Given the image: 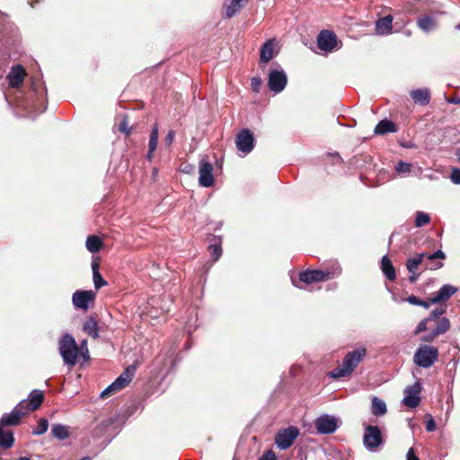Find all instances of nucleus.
I'll list each match as a JSON object with an SVG mask.
<instances>
[{
  "label": "nucleus",
  "mask_w": 460,
  "mask_h": 460,
  "mask_svg": "<svg viewBox=\"0 0 460 460\" xmlns=\"http://www.w3.org/2000/svg\"><path fill=\"white\" fill-rule=\"evenodd\" d=\"M366 354L367 349L365 348H358L348 352L342 363L330 373L331 377L341 378L350 375L358 367V363L365 358Z\"/></svg>",
  "instance_id": "nucleus-1"
},
{
  "label": "nucleus",
  "mask_w": 460,
  "mask_h": 460,
  "mask_svg": "<svg viewBox=\"0 0 460 460\" xmlns=\"http://www.w3.org/2000/svg\"><path fill=\"white\" fill-rule=\"evenodd\" d=\"M58 352L65 365L73 367L77 363L79 347L70 333H64L58 340Z\"/></svg>",
  "instance_id": "nucleus-2"
},
{
  "label": "nucleus",
  "mask_w": 460,
  "mask_h": 460,
  "mask_svg": "<svg viewBox=\"0 0 460 460\" xmlns=\"http://www.w3.org/2000/svg\"><path fill=\"white\" fill-rule=\"evenodd\" d=\"M438 348L429 345H420L414 352L413 362L420 367L429 368L438 361Z\"/></svg>",
  "instance_id": "nucleus-3"
},
{
  "label": "nucleus",
  "mask_w": 460,
  "mask_h": 460,
  "mask_svg": "<svg viewBox=\"0 0 460 460\" xmlns=\"http://www.w3.org/2000/svg\"><path fill=\"white\" fill-rule=\"evenodd\" d=\"M341 273V268L340 265H337L332 271L329 270H307L299 274V281L305 284H312L314 282L327 280L332 277L339 276Z\"/></svg>",
  "instance_id": "nucleus-4"
},
{
  "label": "nucleus",
  "mask_w": 460,
  "mask_h": 460,
  "mask_svg": "<svg viewBox=\"0 0 460 460\" xmlns=\"http://www.w3.org/2000/svg\"><path fill=\"white\" fill-rule=\"evenodd\" d=\"M27 109H31L37 113H42L47 109L45 90H40L35 82L31 84V101L26 104Z\"/></svg>",
  "instance_id": "nucleus-5"
},
{
  "label": "nucleus",
  "mask_w": 460,
  "mask_h": 460,
  "mask_svg": "<svg viewBox=\"0 0 460 460\" xmlns=\"http://www.w3.org/2000/svg\"><path fill=\"white\" fill-rule=\"evenodd\" d=\"M314 424L319 434L329 435L337 430L340 420L330 414H323L314 420Z\"/></svg>",
  "instance_id": "nucleus-6"
},
{
  "label": "nucleus",
  "mask_w": 460,
  "mask_h": 460,
  "mask_svg": "<svg viewBox=\"0 0 460 460\" xmlns=\"http://www.w3.org/2000/svg\"><path fill=\"white\" fill-rule=\"evenodd\" d=\"M299 435V429L295 426H289L279 430L275 436L276 446L282 450L290 447Z\"/></svg>",
  "instance_id": "nucleus-7"
},
{
  "label": "nucleus",
  "mask_w": 460,
  "mask_h": 460,
  "mask_svg": "<svg viewBox=\"0 0 460 460\" xmlns=\"http://www.w3.org/2000/svg\"><path fill=\"white\" fill-rule=\"evenodd\" d=\"M255 138L248 128H243L235 137V146L243 155H248L254 148Z\"/></svg>",
  "instance_id": "nucleus-8"
},
{
  "label": "nucleus",
  "mask_w": 460,
  "mask_h": 460,
  "mask_svg": "<svg viewBox=\"0 0 460 460\" xmlns=\"http://www.w3.org/2000/svg\"><path fill=\"white\" fill-rule=\"evenodd\" d=\"M288 84V76L283 69H272L269 73L268 86L269 89L275 93H281Z\"/></svg>",
  "instance_id": "nucleus-9"
},
{
  "label": "nucleus",
  "mask_w": 460,
  "mask_h": 460,
  "mask_svg": "<svg viewBox=\"0 0 460 460\" xmlns=\"http://www.w3.org/2000/svg\"><path fill=\"white\" fill-rule=\"evenodd\" d=\"M363 442L367 450L375 451L383 443L379 428L377 426L368 425L365 429Z\"/></svg>",
  "instance_id": "nucleus-10"
},
{
  "label": "nucleus",
  "mask_w": 460,
  "mask_h": 460,
  "mask_svg": "<svg viewBox=\"0 0 460 460\" xmlns=\"http://www.w3.org/2000/svg\"><path fill=\"white\" fill-rule=\"evenodd\" d=\"M199 183L202 187H211L214 184L213 165L202 158L199 164Z\"/></svg>",
  "instance_id": "nucleus-11"
},
{
  "label": "nucleus",
  "mask_w": 460,
  "mask_h": 460,
  "mask_svg": "<svg viewBox=\"0 0 460 460\" xmlns=\"http://www.w3.org/2000/svg\"><path fill=\"white\" fill-rule=\"evenodd\" d=\"M421 389L422 386L419 381L415 382L414 385L411 386H407L404 389L405 396L402 400L403 404L411 408H416L420 402V394Z\"/></svg>",
  "instance_id": "nucleus-12"
},
{
  "label": "nucleus",
  "mask_w": 460,
  "mask_h": 460,
  "mask_svg": "<svg viewBox=\"0 0 460 460\" xmlns=\"http://www.w3.org/2000/svg\"><path fill=\"white\" fill-rule=\"evenodd\" d=\"M95 299V293L92 290H77L72 296L73 305L77 309L87 310L89 304Z\"/></svg>",
  "instance_id": "nucleus-13"
},
{
  "label": "nucleus",
  "mask_w": 460,
  "mask_h": 460,
  "mask_svg": "<svg viewBox=\"0 0 460 460\" xmlns=\"http://www.w3.org/2000/svg\"><path fill=\"white\" fill-rule=\"evenodd\" d=\"M337 45V36L327 30L322 31L317 36V46L321 50L332 52Z\"/></svg>",
  "instance_id": "nucleus-14"
},
{
  "label": "nucleus",
  "mask_w": 460,
  "mask_h": 460,
  "mask_svg": "<svg viewBox=\"0 0 460 460\" xmlns=\"http://www.w3.org/2000/svg\"><path fill=\"white\" fill-rule=\"evenodd\" d=\"M450 326L449 319L442 317L437 322L435 328L421 336L420 341L423 342H432L438 336L446 333L450 329Z\"/></svg>",
  "instance_id": "nucleus-15"
},
{
  "label": "nucleus",
  "mask_w": 460,
  "mask_h": 460,
  "mask_svg": "<svg viewBox=\"0 0 460 460\" xmlns=\"http://www.w3.org/2000/svg\"><path fill=\"white\" fill-rule=\"evenodd\" d=\"M25 75V69L22 65H15L12 66L10 72L6 76L9 86L12 88L20 87L24 80Z\"/></svg>",
  "instance_id": "nucleus-16"
},
{
  "label": "nucleus",
  "mask_w": 460,
  "mask_h": 460,
  "mask_svg": "<svg viewBox=\"0 0 460 460\" xmlns=\"http://www.w3.org/2000/svg\"><path fill=\"white\" fill-rule=\"evenodd\" d=\"M457 292V288L451 284L443 285L438 292L431 296L432 304H439L447 301L454 294Z\"/></svg>",
  "instance_id": "nucleus-17"
},
{
  "label": "nucleus",
  "mask_w": 460,
  "mask_h": 460,
  "mask_svg": "<svg viewBox=\"0 0 460 460\" xmlns=\"http://www.w3.org/2000/svg\"><path fill=\"white\" fill-rule=\"evenodd\" d=\"M275 40L270 39L265 41V43L261 46L260 50V62L268 63L270 62L276 55L275 53Z\"/></svg>",
  "instance_id": "nucleus-18"
},
{
  "label": "nucleus",
  "mask_w": 460,
  "mask_h": 460,
  "mask_svg": "<svg viewBox=\"0 0 460 460\" xmlns=\"http://www.w3.org/2000/svg\"><path fill=\"white\" fill-rule=\"evenodd\" d=\"M24 411H20L19 408H13L10 413L4 414L0 419V424L3 426H14L20 423Z\"/></svg>",
  "instance_id": "nucleus-19"
},
{
  "label": "nucleus",
  "mask_w": 460,
  "mask_h": 460,
  "mask_svg": "<svg viewBox=\"0 0 460 460\" xmlns=\"http://www.w3.org/2000/svg\"><path fill=\"white\" fill-rule=\"evenodd\" d=\"M393 16L386 15L376 22V31L379 35H388L392 32Z\"/></svg>",
  "instance_id": "nucleus-20"
},
{
  "label": "nucleus",
  "mask_w": 460,
  "mask_h": 460,
  "mask_svg": "<svg viewBox=\"0 0 460 460\" xmlns=\"http://www.w3.org/2000/svg\"><path fill=\"white\" fill-rule=\"evenodd\" d=\"M398 130L396 125L387 119H382L377 123L374 129L376 135H385L386 133H394Z\"/></svg>",
  "instance_id": "nucleus-21"
},
{
  "label": "nucleus",
  "mask_w": 460,
  "mask_h": 460,
  "mask_svg": "<svg viewBox=\"0 0 460 460\" xmlns=\"http://www.w3.org/2000/svg\"><path fill=\"white\" fill-rule=\"evenodd\" d=\"M411 97L414 102L427 105L430 102V92L427 88L413 90L411 92Z\"/></svg>",
  "instance_id": "nucleus-22"
},
{
  "label": "nucleus",
  "mask_w": 460,
  "mask_h": 460,
  "mask_svg": "<svg viewBox=\"0 0 460 460\" xmlns=\"http://www.w3.org/2000/svg\"><path fill=\"white\" fill-rule=\"evenodd\" d=\"M128 385V382H126V378L119 376L112 384H111L107 388H105L101 393V397L105 398L110 394L121 390L125 386Z\"/></svg>",
  "instance_id": "nucleus-23"
},
{
  "label": "nucleus",
  "mask_w": 460,
  "mask_h": 460,
  "mask_svg": "<svg viewBox=\"0 0 460 460\" xmlns=\"http://www.w3.org/2000/svg\"><path fill=\"white\" fill-rule=\"evenodd\" d=\"M381 269H382L384 275L387 278V279H389V280L395 279V278H396L395 269L393 266V263L387 255L383 256L381 259Z\"/></svg>",
  "instance_id": "nucleus-24"
},
{
  "label": "nucleus",
  "mask_w": 460,
  "mask_h": 460,
  "mask_svg": "<svg viewBox=\"0 0 460 460\" xmlns=\"http://www.w3.org/2000/svg\"><path fill=\"white\" fill-rule=\"evenodd\" d=\"M418 27L424 32H429L437 28L436 20L429 15H424L417 20Z\"/></svg>",
  "instance_id": "nucleus-25"
},
{
  "label": "nucleus",
  "mask_w": 460,
  "mask_h": 460,
  "mask_svg": "<svg viewBox=\"0 0 460 460\" xmlns=\"http://www.w3.org/2000/svg\"><path fill=\"white\" fill-rule=\"evenodd\" d=\"M83 330L89 336L93 339H97L99 337V328L96 320L93 317H89L83 325Z\"/></svg>",
  "instance_id": "nucleus-26"
},
{
  "label": "nucleus",
  "mask_w": 460,
  "mask_h": 460,
  "mask_svg": "<svg viewBox=\"0 0 460 460\" xmlns=\"http://www.w3.org/2000/svg\"><path fill=\"white\" fill-rule=\"evenodd\" d=\"M43 400H44L43 393L40 390H33L30 394V397L28 400L30 410L35 411L36 409H38L43 402Z\"/></svg>",
  "instance_id": "nucleus-27"
},
{
  "label": "nucleus",
  "mask_w": 460,
  "mask_h": 460,
  "mask_svg": "<svg viewBox=\"0 0 460 460\" xmlns=\"http://www.w3.org/2000/svg\"><path fill=\"white\" fill-rule=\"evenodd\" d=\"M371 411L375 416H383L387 411L386 404L382 399L374 396L372 398Z\"/></svg>",
  "instance_id": "nucleus-28"
},
{
  "label": "nucleus",
  "mask_w": 460,
  "mask_h": 460,
  "mask_svg": "<svg viewBox=\"0 0 460 460\" xmlns=\"http://www.w3.org/2000/svg\"><path fill=\"white\" fill-rule=\"evenodd\" d=\"M51 434L58 440H64L69 437L68 427L63 424H53L51 427Z\"/></svg>",
  "instance_id": "nucleus-29"
},
{
  "label": "nucleus",
  "mask_w": 460,
  "mask_h": 460,
  "mask_svg": "<svg viewBox=\"0 0 460 460\" xmlns=\"http://www.w3.org/2000/svg\"><path fill=\"white\" fill-rule=\"evenodd\" d=\"M85 246L90 252H98L102 249V241L97 235H90L86 239Z\"/></svg>",
  "instance_id": "nucleus-30"
},
{
  "label": "nucleus",
  "mask_w": 460,
  "mask_h": 460,
  "mask_svg": "<svg viewBox=\"0 0 460 460\" xmlns=\"http://www.w3.org/2000/svg\"><path fill=\"white\" fill-rule=\"evenodd\" d=\"M14 443V438L12 431H4L0 427V447L8 449L13 447Z\"/></svg>",
  "instance_id": "nucleus-31"
},
{
  "label": "nucleus",
  "mask_w": 460,
  "mask_h": 460,
  "mask_svg": "<svg viewBox=\"0 0 460 460\" xmlns=\"http://www.w3.org/2000/svg\"><path fill=\"white\" fill-rule=\"evenodd\" d=\"M426 255H427V252H421V253L417 254L413 258L408 259L406 261V268H407L408 271L411 273H414V271H416L418 267L422 262L423 259L426 258Z\"/></svg>",
  "instance_id": "nucleus-32"
},
{
  "label": "nucleus",
  "mask_w": 460,
  "mask_h": 460,
  "mask_svg": "<svg viewBox=\"0 0 460 460\" xmlns=\"http://www.w3.org/2000/svg\"><path fill=\"white\" fill-rule=\"evenodd\" d=\"M213 241H214V243H211L208 246V250L213 258V261H217L222 254L221 239H220V237L214 236Z\"/></svg>",
  "instance_id": "nucleus-33"
},
{
  "label": "nucleus",
  "mask_w": 460,
  "mask_h": 460,
  "mask_svg": "<svg viewBox=\"0 0 460 460\" xmlns=\"http://www.w3.org/2000/svg\"><path fill=\"white\" fill-rule=\"evenodd\" d=\"M158 137V126L155 124L152 128L148 143V149H150L151 152H155L157 147Z\"/></svg>",
  "instance_id": "nucleus-34"
},
{
  "label": "nucleus",
  "mask_w": 460,
  "mask_h": 460,
  "mask_svg": "<svg viewBox=\"0 0 460 460\" xmlns=\"http://www.w3.org/2000/svg\"><path fill=\"white\" fill-rule=\"evenodd\" d=\"M412 164L400 160L394 166L395 172L402 176H407L411 172Z\"/></svg>",
  "instance_id": "nucleus-35"
},
{
  "label": "nucleus",
  "mask_w": 460,
  "mask_h": 460,
  "mask_svg": "<svg viewBox=\"0 0 460 460\" xmlns=\"http://www.w3.org/2000/svg\"><path fill=\"white\" fill-rule=\"evenodd\" d=\"M243 0H232L229 5L226 7V16L231 18L235 15L241 9V2Z\"/></svg>",
  "instance_id": "nucleus-36"
},
{
  "label": "nucleus",
  "mask_w": 460,
  "mask_h": 460,
  "mask_svg": "<svg viewBox=\"0 0 460 460\" xmlns=\"http://www.w3.org/2000/svg\"><path fill=\"white\" fill-rule=\"evenodd\" d=\"M430 221V217L429 214L427 213H424L422 211H418L416 213V217H415V226L416 227H422L426 225H428Z\"/></svg>",
  "instance_id": "nucleus-37"
},
{
  "label": "nucleus",
  "mask_w": 460,
  "mask_h": 460,
  "mask_svg": "<svg viewBox=\"0 0 460 460\" xmlns=\"http://www.w3.org/2000/svg\"><path fill=\"white\" fill-rule=\"evenodd\" d=\"M48 428H49L48 420L45 418H41L39 420L37 428L32 430V434L36 435V436H40L48 430Z\"/></svg>",
  "instance_id": "nucleus-38"
},
{
  "label": "nucleus",
  "mask_w": 460,
  "mask_h": 460,
  "mask_svg": "<svg viewBox=\"0 0 460 460\" xmlns=\"http://www.w3.org/2000/svg\"><path fill=\"white\" fill-rule=\"evenodd\" d=\"M446 313V308H436L432 310L429 315L427 317L430 322H435L440 320V316Z\"/></svg>",
  "instance_id": "nucleus-39"
},
{
  "label": "nucleus",
  "mask_w": 460,
  "mask_h": 460,
  "mask_svg": "<svg viewBox=\"0 0 460 460\" xmlns=\"http://www.w3.org/2000/svg\"><path fill=\"white\" fill-rule=\"evenodd\" d=\"M93 279L96 289H100L107 285V281L103 279L100 272H94V274H93Z\"/></svg>",
  "instance_id": "nucleus-40"
},
{
  "label": "nucleus",
  "mask_w": 460,
  "mask_h": 460,
  "mask_svg": "<svg viewBox=\"0 0 460 460\" xmlns=\"http://www.w3.org/2000/svg\"><path fill=\"white\" fill-rule=\"evenodd\" d=\"M78 347H79V355H81L83 357L84 361L89 360L90 356H89V350L87 348V341L86 340L82 341L80 345H78Z\"/></svg>",
  "instance_id": "nucleus-41"
},
{
  "label": "nucleus",
  "mask_w": 460,
  "mask_h": 460,
  "mask_svg": "<svg viewBox=\"0 0 460 460\" xmlns=\"http://www.w3.org/2000/svg\"><path fill=\"white\" fill-rule=\"evenodd\" d=\"M135 370H136L135 367H133V366L128 367L119 376L126 378V382L129 383L132 380Z\"/></svg>",
  "instance_id": "nucleus-42"
},
{
  "label": "nucleus",
  "mask_w": 460,
  "mask_h": 460,
  "mask_svg": "<svg viewBox=\"0 0 460 460\" xmlns=\"http://www.w3.org/2000/svg\"><path fill=\"white\" fill-rule=\"evenodd\" d=\"M430 323V321H429V320H428V318H427V317H426V318H424L423 320H421V321L418 323V325H417V327H416V329H415V331H414V333H415V334H419V333H420V332H426V331L428 330V323Z\"/></svg>",
  "instance_id": "nucleus-43"
},
{
  "label": "nucleus",
  "mask_w": 460,
  "mask_h": 460,
  "mask_svg": "<svg viewBox=\"0 0 460 460\" xmlns=\"http://www.w3.org/2000/svg\"><path fill=\"white\" fill-rule=\"evenodd\" d=\"M426 258L429 261H434L437 259L444 260L446 258V254L443 251L438 250L433 253H427Z\"/></svg>",
  "instance_id": "nucleus-44"
},
{
  "label": "nucleus",
  "mask_w": 460,
  "mask_h": 460,
  "mask_svg": "<svg viewBox=\"0 0 460 460\" xmlns=\"http://www.w3.org/2000/svg\"><path fill=\"white\" fill-rule=\"evenodd\" d=\"M119 130L120 132L125 133L127 136L130 134V128L128 127V123L127 120V117L125 116L119 126Z\"/></svg>",
  "instance_id": "nucleus-45"
},
{
  "label": "nucleus",
  "mask_w": 460,
  "mask_h": 460,
  "mask_svg": "<svg viewBox=\"0 0 460 460\" xmlns=\"http://www.w3.org/2000/svg\"><path fill=\"white\" fill-rule=\"evenodd\" d=\"M261 79L260 77H252L251 79V87L253 92L259 93L261 85Z\"/></svg>",
  "instance_id": "nucleus-46"
},
{
  "label": "nucleus",
  "mask_w": 460,
  "mask_h": 460,
  "mask_svg": "<svg viewBox=\"0 0 460 460\" xmlns=\"http://www.w3.org/2000/svg\"><path fill=\"white\" fill-rule=\"evenodd\" d=\"M450 179L455 184H460V169L453 168L451 171Z\"/></svg>",
  "instance_id": "nucleus-47"
},
{
  "label": "nucleus",
  "mask_w": 460,
  "mask_h": 460,
  "mask_svg": "<svg viewBox=\"0 0 460 460\" xmlns=\"http://www.w3.org/2000/svg\"><path fill=\"white\" fill-rule=\"evenodd\" d=\"M14 408H19V411H24V414L26 411H31L28 400H22Z\"/></svg>",
  "instance_id": "nucleus-48"
},
{
  "label": "nucleus",
  "mask_w": 460,
  "mask_h": 460,
  "mask_svg": "<svg viewBox=\"0 0 460 460\" xmlns=\"http://www.w3.org/2000/svg\"><path fill=\"white\" fill-rule=\"evenodd\" d=\"M436 429V422L431 415H429V420L426 422V430L432 432Z\"/></svg>",
  "instance_id": "nucleus-49"
},
{
  "label": "nucleus",
  "mask_w": 460,
  "mask_h": 460,
  "mask_svg": "<svg viewBox=\"0 0 460 460\" xmlns=\"http://www.w3.org/2000/svg\"><path fill=\"white\" fill-rule=\"evenodd\" d=\"M259 460H277V456L272 450H268L259 458Z\"/></svg>",
  "instance_id": "nucleus-50"
},
{
  "label": "nucleus",
  "mask_w": 460,
  "mask_h": 460,
  "mask_svg": "<svg viewBox=\"0 0 460 460\" xmlns=\"http://www.w3.org/2000/svg\"><path fill=\"white\" fill-rule=\"evenodd\" d=\"M174 136H175V133H174L173 130L171 129V130L168 131V133H167V135H166V137L164 138V145L166 146H170L172 144L173 139H174Z\"/></svg>",
  "instance_id": "nucleus-51"
},
{
  "label": "nucleus",
  "mask_w": 460,
  "mask_h": 460,
  "mask_svg": "<svg viewBox=\"0 0 460 460\" xmlns=\"http://www.w3.org/2000/svg\"><path fill=\"white\" fill-rule=\"evenodd\" d=\"M420 300L418 296H414V295H411V296H409L407 298H406V301L410 304V305H419L420 306Z\"/></svg>",
  "instance_id": "nucleus-52"
},
{
  "label": "nucleus",
  "mask_w": 460,
  "mask_h": 460,
  "mask_svg": "<svg viewBox=\"0 0 460 460\" xmlns=\"http://www.w3.org/2000/svg\"><path fill=\"white\" fill-rule=\"evenodd\" d=\"M407 460H420V458L415 455L413 448H410L406 455Z\"/></svg>",
  "instance_id": "nucleus-53"
},
{
  "label": "nucleus",
  "mask_w": 460,
  "mask_h": 460,
  "mask_svg": "<svg viewBox=\"0 0 460 460\" xmlns=\"http://www.w3.org/2000/svg\"><path fill=\"white\" fill-rule=\"evenodd\" d=\"M430 305H433L431 303V297L428 301L420 300V306H422L426 309L429 308Z\"/></svg>",
  "instance_id": "nucleus-54"
},
{
  "label": "nucleus",
  "mask_w": 460,
  "mask_h": 460,
  "mask_svg": "<svg viewBox=\"0 0 460 460\" xmlns=\"http://www.w3.org/2000/svg\"><path fill=\"white\" fill-rule=\"evenodd\" d=\"M442 267H443V262L438 261V262L432 263V265H430L429 268L430 270H438V269H440Z\"/></svg>",
  "instance_id": "nucleus-55"
},
{
  "label": "nucleus",
  "mask_w": 460,
  "mask_h": 460,
  "mask_svg": "<svg viewBox=\"0 0 460 460\" xmlns=\"http://www.w3.org/2000/svg\"><path fill=\"white\" fill-rule=\"evenodd\" d=\"M419 279V274H417L415 271L414 273H411L409 277V281L411 283H414L417 281V279Z\"/></svg>",
  "instance_id": "nucleus-56"
},
{
  "label": "nucleus",
  "mask_w": 460,
  "mask_h": 460,
  "mask_svg": "<svg viewBox=\"0 0 460 460\" xmlns=\"http://www.w3.org/2000/svg\"><path fill=\"white\" fill-rule=\"evenodd\" d=\"M92 270H93V274H94V272H100L99 271V264H98V262L93 261L92 263Z\"/></svg>",
  "instance_id": "nucleus-57"
},
{
  "label": "nucleus",
  "mask_w": 460,
  "mask_h": 460,
  "mask_svg": "<svg viewBox=\"0 0 460 460\" xmlns=\"http://www.w3.org/2000/svg\"><path fill=\"white\" fill-rule=\"evenodd\" d=\"M153 154H154V152H151V151H150V149H148L147 154H146V159H147L148 161H151V160H152V158H153Z\"/></svg>",
  "instance_id": "nucleus-58"
},
{
  "label": "nucleus",
  "mask_w": 460,
  "mask_h": 460,
  "mask_svg": "<svg viewBox=\"0 0 460 460\" xmlns=\"http://www.w3.org/2000/svg\"><path fill=\"white\" fill-rule=\"evenodd\" d=\"M451 103H460V98H455L448 101Z\"/></svg>",
  "instance_id": "nucleus-59"
},
{
  "label": "nucleus",
  "mask_w": 460,
  "mask_h": 460,
  "mask_svg": "<svg viewBox=\"0 0 460 460\" xmlns=\"http://www.w3.org/2000/svg\"><path fill=\"white\" fill-rule=\"evenodd\" d=\"M456 155L457 156L458 160L460 161V148H457L456 150Z\"/></svg>",
  "instance_id": "nucleus-60"
},
{
  "label": "nucleus",
  "mask_w": 460,
  "mask_h": 460,
  "mask_svg": "<svg viewBox=\"0 0 460 460\" xmlns=\"http://www.w3.org/2000/svg\"><path fill=\"white\" fill-rule=\"evenodd\" d=\"M333 155H334L335 157H337V159H338V160L341 161V156L339 155V154H338V153H335Z\"/></svg>",
  "instance_id": "nucleus-61"
},
{
  "label": "nucleus",
  "mask_w": 460,
  "mask_h": 460,
  "mask_svg": "<svg viewBox=\"0 0 460 460\" xmlns=\"http://www.w3.org/2000/svg\"><path fill=\"white\" fill-rule=\"evenodd\" d=\"M292 281H293V284H294L296 287H297V288H301V287H300L299 285H297V284H296V282L295 280H292Z\"/></svg>",
  "instance_id": "nucleus-62"
},
{
  "label": "nucleus",
  "mask_w": 460,
  "mask_h": 460,
  "mask_svg": "<svg viewBox=\"0 0 460 460\" xmlns=\"http://www.w3.org/2000/svg\"><path fill=\"white\" fill-rule=\"evenodd\" d=\"M456 28L457 30H459V31H460V23H459V24H457V25L456 26Z\"/></svg>",
  "instance_id": "nucleus-63"
},
{
  "label": "nucleus",
  "mask_w": 460,
  "mask_h": 460,
  "mask_svg": "<svg viewBox=\"0 0 460 460\" xmlns=\"http://www.w3.org/2000/svg\"><path fill=\"white\" fill-rule=\"evenodd\" d=\"M406 146V147H411V146H412V145L408 144V146Z\"/></svg>",
  "instance_id": "nucleus-64"
}]
</instances>
